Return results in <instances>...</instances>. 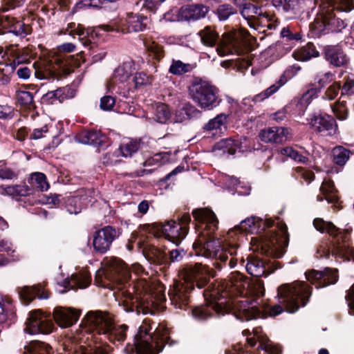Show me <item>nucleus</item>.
<instances>
[{"mask_svg":"<svg viewBox=\"0 0 354 354\" xmlns=\"http://www.w3.org/2000/svg\"><path fill=\"white\" fill-rule=\"evenodd\" d=\"M104 275L117 289L113 292L115 299L126 312L138 314H153L165 301V287L161 283L151 286L145 278L136 279L129 283L131 270L123 261L115 257L104 261Z\"/></svg>","mask_w":354,"mask_h":354,"instance_id":"1","label":"nucleus"},{"mask_svg":"<svg viewBox=\"0 0 354 354\" xmlns=\"http://www.w3.org/2000/svg\"><path fill=\"white\" fill-rule=\"evenodd\" d=\"M248 281L239 272H232L228 280L211 284L203 292L207 304L196 306L192 310V316L198 321H203L213 315H224L227 308L232 307L234 314L241 321H249L261 316V310L257 306L256 300L243 298L232 301L233 297L247 294Z\"/></svg>","mask_w":354,"mask_h":354,"instance_id":"2","label":"nucleus"},{"mask_svg":"<svg viewBox=\"0 0 354 354\" xmlns=\"http://www.w3.org/2000/svg\"><path fill=\"white\" fill-rule=\"evenodd\" d=\"M84 330L70 336L64 342L65 348L69 354H107L100 346H92L101 336V341L109 340L113 344L120 343L126 337L127 326H116L113 316L105 311H90L84 319Z\"/></svg>","mask_w":354,"mask_h":354,"instance_id":"3","label":"nucleus"},{"mask_svg":"<svg viewBox=\"0 0 354 354\" xmlns=\"http://www.w3.org/2000/svg\"><path fill=\"white\" fill-rule=\"evenodd\" d=\"M194 219L199 223L196 227L198 239L193 245L196 255L212 259L213 266L218 271L228 266L234 268L239 259L237 257V245L211 239L212 234L218 229V220L209 208H198L192 212Z\"/></svg>","mask_w":354,"mask_h":354,"instance_id":"4","label":"nucleus"},{"mask_svg":"<svg viewBox=\"0 0 354 354\" xmlns=\"http://www.w3.org/2000/svg\"><path fill=\"white\" fill-rule=\"evenodd\" d=\"M182 281H174L168 295L171 304L176 308H185L189 302V293L196 284L198 288H203L210 277L215 276V271L201 263L186 264L180 270Z\"/></svg>","mask_w":354,"mask_h":354,"instance_id":"5","label":"nucleus"},{"mask_svg":"<svg viewBox=\"0 0 354 354\" xmlns=\"http://www.w3.org/2000/svg\"><path fill=\"white\" fill-rule=\"evenodd\" d=\"M275 225L279 232H277L276 229L266 232L263 236L261 248L266 255L280 258L284 252L285 247L288 245L287 227L285 223L279 221L275 223L272 219L263 220L252 216L242 221L236 230L260 233L266 228H271Z\"/></svg>","mask_w":354,"mask_h":354,"instance_id":"6","label":"nucleus"},{"mask_svg":"<svg viewBox=\"0 0 354 354\" xmlns=\"http://www.w3.org/2000/svg\"><path fill=\"white\" fill-rule=\"evenodd\" d=\"M155 323L145 319L134 336L133 344H128L125 351L129 354H158L169 342V329L163 324L155 328Z\"/></svg>","mask_w":354,"mask_h":354,"instance_id":"7","label":"nucleus"},{"mask_svg":"<svg viewBox=\"0 0 354 354\" xmlns=\"http://www.w3.org/2000/svg\"><path fill=\"white\" fill-rule=\"evenodd\" d=\"M353 8V0H326L322 4L319 17L310 26L312 37H320L330 32H340L346 24L336 17L333 12H349Z\"/></svg>","mask_w":354,"mask_h":354,"instance_id":"8","label":"nucleus"},{"mask_svg":"<svg viewBox=\"0 0 354 354\" xmlns=\"http://www.w3.org/2000/svg\"><path fill=\"white\" fill-rule=\"evenodd\" d=\"M313 225L320 232L328 233L333 237L331 251L333 256L341 261H353L354 262V248L350 245L348 237L353 228L349 224H346L341 230L332 222L317 218L313 221Z\"/></svg>","mask_w":354,"mask_h":354,"instance_id":"9","label":"nucleus"},{"mask_svg":"<svg viewBox=\"0 0 354 354\" xmlns=\"http://www.w3.org/2000/svg\"><path fill=\"white\" fill-rule=\"evenodd\" d=\"M277 292L279 301L291 313L296 312L300 306H304L311 295L310 287L304 281L283 284L278 288Z\"/></svg>","mask_w":354,"mask_h":354,"instance_id":"10","label":"nucleus"},{"mask_svg":"<svg viewBox=\"0 0 354 354\" xmlns=\"http://www.w3.org/2000/svg\"><path fill=\"white\" fill-rule=\"evenodd\" d=\"M72 26L75 27V24H71L70 27ZM69 34L73 37L75 35H77L82 44H95L97 42L112 41L111 38L119 34V30L109 24L101 25L93 28H85L82 25L78 24Z\"/></svg>","mask_w":354,"mask_h":354,"instance_id":"11","label":"nucleus"},{"mask_svg":"<svg viewBox=\"0 0 354 354\" xmlns=\"http://www.w3.org/2000/svg\"><path fill=\"white\" fill-rule=\"evenodd\" d=\"M189 90L192 99L201 109H212L219 103L217 102V89L207 82H195Z\"/></svg>","mask_w":354,"mask_h":354,"instance_id":"12","label":"nucleus"},{"mask_svg":"<svg viewBox=\"0 0 354 354\" xmlns=\"http://www.w3.org/2000/svg\"><path fill=\"white\" fill-rule=\"evenodd\" d=\"M24 331L30 335L49 334L55 328L50 315L40 310H35L29 314Z\"/></svg>","mask_w":354,"mask_h":354,"instance_id":"13","label":"nucleus"},{"mask_svg":"<svg viewBox=\"0 0 354 354\" xmlns=\"http://www.w3.org/2000/svg\"><path fill=\"white\" fill-rule=\"evenodd\" d=\"M198 35L201 37L203 44H232V42L237 41L241 37L246 39L247 37H250L247 31H229L223 33V40L218 43V33L210 26H206L199 31Z\"/></svg>","mask_w":354,"mask_h":354,"instance_id":"14","label":"nucleus"},{"mask_svg":"<svg viewBox=\"0 0 354 354\" xmlns=\"http://www.w3.org/2000/svg\"><path fill=\"white\" fill-rule=\"evenodd\" d=\"M307 124L313 131L323 136H332L338 131L335 120L328 114H310L307 118Z\"/></svg>","mask_w":354,"mask_h":354,"instance_id":"15","label":"nucleus"},{"mask_svg":"<svg viewBox=\"0 0 354 354\" xmlns=\"http://www.w3.org/2000/svg\"><path fill=\"white\" fill-rule=\"evenodd\" d=\"M154 227L167 239L177 245L180 243L187 234L186 227L181 226L180 223H176L174 221L155 224Z\"/></svg>","mask_w":354,"mask_h":354,"instance_id":"16","label":"nucleus"},{"mask_svg":"<svg viewBox=\"0 0 354 354\" xmlns=\"http://www.w3.org/2000/svg\"><path fill=\"white\" fill-rule=\"evenodd\" d=\"M305 274L308 281L314 284L317 288L334 284L338 279L337 270L330 268H326L322 271L310 270Z\"/></svg>","mask_w":354,"mask_h":354,"instance_id":"17","label":"nucleus"},{"mask_svg":"<svg viewBox=\"0 0 354 354\" xmlns=\"http://www.w3.org/2000/svg\"><path fill=\"white\" fill-rule=\"evenodd\" d=\"M116 237L117 232L111 226L97 230L93 234V245L95 251L100 254L106 252Z\"/></svg>","mask_w":354,"mask_h":354,"instance_id":"18","label":"nucleus"},{"mask_svg":"<svg viewBox=\"0 0 354 354\" xmlns=\"http://www.w3.org/2000/svg\"><path fill=\"white\" fill-rule=\"evenodd\" d=\"M301 68L298 65H293L289 67L284 71L283 74L281 76L279 80L276 84L271 85L261 93L255 95L254 100L255 102H261L267 99L275 93L281 86L288 82V80L295 77L299 71H301Z\"/></svg>","mask_w":354,"mask_h":354,"instance_id":"19","label":"nucleus"},{"mask_svg":"<svg viewBox=\"0 0 354 354\" xmlns=\"http://www.w3.org/2000/svg\"><path fill=\"white\" fill-rule=\"evenodd\" d=\"M80 310L69 307H56L53 311V318L59 326L68 328L77 322Z\"/></svg>","mask_w":354,"mask_h":354,"instance_id":"20","label":"nucleus"},{"mask_svg":"<svg viewBox=\"0 0 354 354\" xmlns=\"http://www.w3.org/2000/svg\"><path fill=\"white\" fill-rule=\"evenodd\" d=\"M252 333L254 334V338H247L248 344L250 347H253L256 344L255 339H257L259 342V349L263 351L267 354H281V348L272 344L267 336L263 333L261 327L253 328Z\"/></svg>","mask_w":354,"mask_h":354,"instance_id":"21","label":"nucleus"},{"mask_svg":"<svg viewBox=\"0 0 354 354\" xmlns=\"http://www.w3.org/2000/svg\"><path fill=\"white\" fill-rule=\"evenodd\" d=\"M209 10V7L202 3H192L182 6L179 15L183 20L195 21L204 18Z\"/></svg>","mask_w":354,"mask_h":354,"instance_id":"22","label":"nucleus"},{"mask_svg":"<svg viewBox=\"0 0 354 354\" xmlns=\"http://www.w3.org/2000/svg\"><path fill=\"white\" fill-rule=\"evenodd\" d=\"M290 135L288 128L272 127L262 130L259 133L260 139L265 142L281 143L286 141Z\"/></svg>","mask_w":354,"mask_h":354,"instance_id":"23","label":"nucleus"},{"mask_svg":"<svg viewBox=\"0 0 354 354\" xmlns=\"http://www.w3.org/2000/svg\"><path fill=\"white\" fill-rule=\"evenodd\" d=\"M0 24L3 27H9L8 32L13 33L16 36L24 38L30 34V28L24 23L16 21L14 18L8 16L0 17Z\"/></svg>","mask_w":354,"mask_h":354,"instance_id":"24","label":"nucleus"},{"mask_svg":"<svg viewBox=\"0 0 354 354\" xmlns=\"http://www.w3.org/2000/svg\"><path fill=\"white\" fill-rule=\"evenodd\" d=\"M325 59L336 67L345 66L348 62V57L342 48L337 46H328L324 51Z\"/></svg>","mask_w":354,"mask_h":354,"instance_id":"25","label":"nucleus"},{"mask_svg":"<svg viewBox=\"0 0 354 354\" xmlns=\"http://www.w3.org/2000/svg\"><path fill=\"white\" fill-rule=\"evenodd\" d=\"M19 294L21 299L26 304H29L35 297L40 299H46L49 297L47 290L40 284L21 288L19 290Z\"/></svg>","mask_w":354,"mask_h":354,"instance_id":"26","label":"nucleus"},{"mask_svg":"<svg viewBox=\"0 0 354 354\" xmlns=\"http://www.w3.org/2000/svg\"><path fill=\"white\" fill-rule=\"evenodd\" d=\"M91 283V275L86 271L73 274L64 281V286L68 289L86 288Z\"/></svg>","mask_w":354,"mask_h":354,"instance_id":"27","label":"nucleus"},{"mask_svg":"<svg viewBox=\"0 0 354 354\" xmlns=\"http://www.w3.org/2000/svg\"><path fill=\"white\" fill-rule=\"evenodd\" d=\"M105 139V136L95 130L83 131L75 137V140L80 143L94 146L102 145Z\"/></svg>","mask_w":354,"mask_h":354,"instance_id":"28","label":"nucleus"},{"mask_svg":"<svg viewBox=\"0 0 354 354\" xmlns=\"http://www.w3.org/2000/svg\"><path fill=\"white\" fill-rule=\"evenodd\" d=\"M133 71V62H124L122 66H118L115 70L113 75V80L109 84V88H111L113 86V84L116 82L123 83L127 82L131 77Z\"/></svg>","mask_w":354,"mask_h":354,"instance_id":"29","label":"nucleus"},{"mask_svg":"<svg viewBox=\"0 0 354 354\" xmlns=\"http://www.w3.org/2000/svg\"><path fill=\"white\" fill-rule=\"evenodd\" d=\"M142 252L149 261L155 263L162 264L167 261L166 253L154 245H144Z\"/></svg>","mask_w":354,"mask_h":354,"instance_id":"30","label":"nucleus"},{"mask_svg":"<svg viewBox=\"0 0 354 354\" xmlns=\"http://www.w3.org/2000/svg\"><path fill=\"white\" fill-rule=\"evenodd\" d=\"M198 113V110L193 105L185 103L176 110L174 120L175 122H183L196 116Z\"/></svg>","mask_w":354,"mask_h":354,"instance_id":"31","label":"nucleus"},{"mask_svg":"<svg viewBox=\"0 0 354 354\" xmlns=\"http://www.w3.org/2000/svg\"><path fill=\"white\" fill-rule=\"evenodd\" d=\"M241 15L247 20L256 17H263L271 21L270 15L266 12H262L261 8L250 3L243 4L242 10H241Z\"/></svg>","mask_w":354,"mask_h":354,"instance_id":"32","label":"nucleus"},{"mask_svg":"<svg viewBox=\"0 0 354 354\" xmlns=\"http://www.w3.org/2000/svg\"><path fill=\"white\" fill-rule=\"evenodd\" d=\"M0 193L11 196H25L32 193V189L26 185H15L0 187Z\"/></svg>","mask_w":354,"mask_h":354,"instance_id":"33","label":"nucleus"},{"mask_svg":"<svg viewBox=\"0 0 354 354\" xmlns=\"http://www.w3.org/2000/svg\"><path fill=\"white\" fill-rule=\"evenodd\" d=\"M24 354H53V350L44 342L32 341L24 346Z\"/></svg>","mask_w":354,"mask_h":354,"instance_id":"34","label":"nucleus"},{"mask_svg":"<svg viewBox=\"0 0 354 354\" xmlns=\"http://www.w3.org/2000/svg\"><path fill=\"white\" fill-rule=\"evenodd\" d=\"M246 270L250 274L256 277H263L266 273L265 263L259 259H250L246 266Z\"/></svg>","mask_w":354,"mask_h":354,"instance_id":"35","label":"nucleus"},{"mask_svg":"<svg viewBox=\"0 0 354 354\" xmlns=\"http://www.w3.org/2000/svg\"><path fill=\"white\" fill-rule=\"evenodd\" d=\"M319 56V52L315 49L314 46H301L293 53L295 59L303 62Z\"/></svg>","mask_w":354,"mask_h":354,"instance_id":"36","label":"nucleus"},{"mask_svg":"<svg viewBox=\"0 0 354 354\" xmlns=\"http://www.w3.org/2000/svg\"><path fill=\"white\" fill-rule=\"evenodd\" d=\"M320 192L324 195V198L328 201V203H337L339 198L333 181L330 180H324L320 187Z\"/></svg>","mask_w":354,"mask_h":354,"instance_id":"37","label":"nucleus"},{"mask_svg":"<svg viewBox=\"0 0 354 354\" xmlns=\"http://www.w3.org/2000/svg\"><path fill=\"white\" fill-rule=\"evenodd\" d=\"M280 37L285 41L292 43H302L304 35L301 31H296L291 26L283 27L280 32Z\"/></svg>","mask_w":354,"mask_h":354,"instance_id":"38","label":"nucleus"},{"mask_svg":"<svg viewBox=\"0 0 354 354\" xmlns=\"http://www.w3.org/2000/svg\"><path fill=\"white\" fill-rule=\"evenodd\" d=\"M214 12L220 21H225L231 16L237 14V9L230 3H223L218 6Z\"/></svg>","mask_w":354,"mask_h":354,"instance_id":"39","label":"nucleus"},{"mask_svg":"<svg viewBox=\"0 0 354 354\" xmlns=\"http://www.w3.org/2000/svg\"><path fill=\"white\" fill-rule=\"evenodd\" d=\"M29 183L32 186V189H37L39 191L44 192L46 191L49 185L46 181V176L40 172H36L32 174L28 180Z\"/></svg>","mask_w":354,"mask_h":354,"instance_id":"40","label":"nucleus"},{"mask_svg":"<svg viewBox=\"0 0 354 354\" xmlns=\"http://www.w3.org/2000/svg\"><path fill=\"white\" fill-rule=\"evenodd\" d=\"M147 17L142 15H132L131 17H129L128 21L129 31L139 32L144 30L147 26Z\"/></svg>","mask_w":354,"mask_h":354,"instance_id":"41","label":"nucleus"},{"mask_svg":"<svg viewBox=\"0 0 354 354\" xmlns=\"http://www.w3.org/2000/svg\"><path fill=\"white\" fill-rule=\"evenodd\" d=\"M226 115L225 114H219L214 118L211 119L204 126V129L209 131H215L214 134L220 133L222 130V127L225 128V124L226 122Z\"/></svg>","mask_w":354,"mask_h":354,"instance_id":"42","label":"nucleus"},{"mask_svg":"<svg viewBox=\"0 0 354 354\" xmlns=\"http://www.w3.org/2000/svg\"><path fill=\"white\" fill-rule=\"evenodd\" d=\"M170 118L171 112L166 104L159 103L156 105L153 112V118L156 122L165 124Z\"/></svg>","mask_w":354,"mask_h":354,"instance_id":"43","label":"nucleus"},{"mask_svg":"<svg viewBox=\"0 0 354 354\" xmlns=\"http://www.w3.org/2000/svg\"><path fill=\"white\" fill-rule=\"evenodd\" d=\"M332 153L334 162L340 166L346 164L350 156V151L342 146L334 147Z\"/></svg>","mask_w":354,"mask_h":354,"instance_id":"44","label":"nucleus"},{"mask_svg":"<svg viewBox=\"0 0 354 354\" xmlns=\"http://www.w3.org/2000/svg\"><path fill=\"white\" fill-rule=\"evenodd\" d=\"M217 147L218 149H221L224 153H227L229 154L233 155L240 147V144L238 140L229 138L220 141L217 144Z\"/></svg>","mask_w":354,"mask_h":354,"instance_id":"45","label":"nucleus"},{"mask_svg":"<svg viewBox=\"0 0 354 354\" xmlns=\"http://www.w3.org/2000/svg\"><path fill=\"white\" fill-rule=\"evenodd\" d=\"M140 148V142L136 140H129L122 143L120 147L121 156L124 158L131 157Z\"/></svg>","mask_w":354,"mask_h":354,"instance_id":"46","label":"nucleus"},{"mask_svg":"<svg viewBox=\"0 0 354 354\" xmlns=\"http://www.w3.org/2000/svg\"><path fill=\"white\" fill-rule=\"evenodd\" d=\"M13 314L11 304L0 297V323H3Z\"/></svg>","mask_w":354,"mask_h":354,"instance_id":"47","label":"nucleus"},{"mask_svg":"<svg viewBox=\"0 0 354 354\" xmlns=\"http://www.w3.org/2000/svg\"><path fill=\"white\" fill-rule=\"evenodd\" d=\"M280 153L283 156L289 157L290 158L298 162H306L308 158L299 153L297 151L295 150L292 147H286L282 148L280 150Z\"/></svg>","mask_w":354,"mask_h":354,"instance_id":"48","label":"nucleus"},{"mask_svg":"<svg viewBox=\"0 0 354 354\" xmlns=\"http://www.w3.org/2000/svg\"><path fill=\"white\" fill-rule=\"evenodd\" d=\"M66 209L70 214H77L80 213L82 209L81 198L75 196L68 198L66 203Z\"/></svg>","mask_w":354,"mask_h":354,"instance_id":"49","label":"nucleus"},{"mask_svg":"<svg viewBox=\"0 0 354 354\" xmlns=\"http://www.w3.org/2000/svg\"><path fill=\"white\" fill-rule=\"evenodd\" d=\"M26 0H3L0 7V12L14 10L24 6Z\"/></svg>","mask_w":354,"mask_h":354,"instance_id":"50","label":"nucleus"},{"mask_svg":"<svg viewBox=\"0 0 354 354\" xmlns=\"http://www.w3.org/2000/svg\"><path fill=\"white\" fill-rule=\"evenodd\" d=\"M17 101L24 106H30L33 104V95L26 91H18L17 92Z\"/></svg>","mask_w":354,"mask_h":354,"instance_id":"51","label":"nucleus"},{"mask_svg":"<svg viewBox=\"0 0 354 354\" xmlns=\"http://www.w3.org/2000/svg\"><path fill=\"white\" fill-rule=\"evenodd\" d=\"M216 51L218 54L223 57L227 55H240V46H216Z\"/></svg>","mask_w":354,"mask_h":354,"instance_id":"52","label":"nucleus"},{"mask_svg":"<svg viewBox=\"0 0 354 354\" xmlns=\"http://www.w3.org/2000/svg\"><path fill=\"white\" fill-rule=\"evenodd\" d=\"M169 154L167 152L156 153L153 156L147 159L144 162V166H151L159 162L160 164L165 163L169 160Z\"/></svg>","mask_w":354,"mask_h":354,"instance_id":"53","label":"nucleus"},{"mask_svg":"<svg viewBox=\"0 0 354 354\" xmlns=\"http://www.w3.org/2000/svg\"><path fill=\"white\" fill-rule=\"evenodd\" d=\"M190 70V65L183 63L181 61L173 62L169 68V72L174 75H181Z\"/></svg>","mask_w":354,"mask_h":354,"instance_id":"54","label":"nucleus"},{"mask_svg":"<svg viewBox=\"0 0 354 354\" xmlns=\"http://www.w3.org/2000/svg\"><path fill=\"white\" fill-rule=\"evenodd\" d=\"M341 84L339 82H335L331 84L326 91L323 98L328 100H334L338 95Z\"/></svg>","mask_w":354,"mask_h":354,"instance_id":"55","label":"nucleus"},{"mask_svg":"<svg viewBox=\"0 0 354 354\" xmlns=\"http://www.w3.org/2000/svg\"><path fill=\"white\" fill-rule=\"evenodd\" d=\"M136 86L149 84L153 81V77L143 72L136 73L133 77Z\"/></svg>","mask_w":354,"mask_h":354,"instance_id":"56","label":"nucleus"},{"mask_svg":"<svg viewBox=\"0 0 354 354\" xmlns=\"http://www.w3.org/2000/svg\"><path fill=\"white\" fill-rule=\"evenodd\" d=\"M60 95V102L65 100L73 98L76 94V90L72 86L58 88Z\"/></svg>","mask_w":354,"mask_h":354,"instance_id":"57","label":"nucleus"},{"mask_svg":"<svg viewBox=\"0 0 354 354\" xmlns=\"http://www.w3.org/2000/svg\"><path fill=\"white\" fill-rule=\"evenodd\" d=\"M334 74L332 72H326L323 74H318L316 80L319 86L324 87L333 80Z\"/></svg>","mask_w":354,"mask_h":354,"instance_id":"58","label":"nucleus"},{"mask_svg":"<svg viewBox=\"0 0 354 354\" xmlns=\"http://www.w3.org/2000/svg\"><path fill=\"white\" fill-rule=\"evenodd\" d=\"M162 3H159V0L154 1L153 0H140L138 5L140 4L141 8L146 9L151 12H156L157 8Z\"/></svg>","mask_w":354,"mask_h":354,"instance_id":"59","label":"nucleus"},{"mask_svg":"<svg viewBox=\"0 0 354 354\" xmlns=\"http://www.w3.org/2000/svg\"><path fill=\"white\" fill-rule=\"evenodd\" d=\"M333 112L339 120H344L347 118V109L344 104H337L332 106Z\"/></svg>","mask_w":354,"mask_h":354,"instance_id":"60","label":"nucleus"},{"mask_svg":"<svg viewBox=\"0 0 354 354\" xmlns=\"http://www.w3.org/2000/svg\"><path fill=\"white\" fill-rule=\"evenodd\" d=\"M14 116V108L9 105L0 104V119L9 120Z\"/></svg>","mask_w":354,"mask_h":354,"instance_id":"61","label":"nucleus"},{"mask_svg":"<svg viewBox=\"0 0 354 354\" xmlns=\"http://www.w3.org/2000/svg\"><path fill=\"white\" fill-rule=\"evenodd\" d=\"M59 89L48 91L43 95L42 100L44 102L48 104H53L57 100L60 102V95H59Z\"/></svg>","mask_w":354,"mask_h":354,"instance_id":"62","label":"nucleus"},{"mask_svg":"<svg viewBox=\"0 0 354 354\" xmlns=\"http://www.w3.org/2000/svg\"><path fill=\"white\" fill-rule=\"evenodd\" d=\"M115 103V100L114 97L106 95L101 98L100 100V108L104 111H110L113 107Z\"/></svg>","mask_w":354,"mask_h":354,"instance_id":"63","label":"nucleus"},{"mask_svg":"<svg viewBox=\"0 0 354 354\" xmlns=\"http://www.w3.org/2000/svg\"><path fill=\"white\" fill-rule=\"evenodd\" d=\"M295 171L297 174V177H300L304 179L308 183L313 180L315 178V175L313 172L309 170H306L303 167H297L295 169Z\"/></svg>","mask_w":354,"mask_h":354,"instance_id":"64","label":"nucleus"}]
</instances>
